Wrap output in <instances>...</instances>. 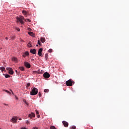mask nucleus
I'll use <instances>...</instances> for the list:
<instances>
[{
    "mask_svg": "<svg viewBox=\"0 0 129 129\" xmlns=\"http://www.w3.org/2000/svg\"><path fill=\"white\" fill-rule=\"evenodd\" d=\"M28 34L30 35V36H31L32 37H35V34L32 32H28Z\"/></svg>",
    "mask_w": 129,
    "mask_h": 129,
    "instance_id": "ddd939ff",
    "label": "nucleus"
},
{
    "mask_svg": "<svg viewBox=\"0 0 129 129\" xmlns=\"http://www.w3.org/2000/svg\"><path fill=\"white\" fill-rule=\"evenodd\" d=\"M73 83H74V82L72 81L71 80H69L66 82V84L67 86H72Z\"/></svg>",
    "mask_w": 129,
    "mask_h": 129,
    "instance_id": "7ed1b4c3",
    "label": "nucleus"
},
{
    "mask_svg": "<svg viewBox=\"0 0 129 129\" xmlns=\"http://www.w3.org/2000/svg\"><path fill=\"white\" fill-rule=\"evenodd\" d=\"M21 129H27L26 127H22Z\"/></svg>",
    "mask_w": 129,
    "mask_h": 129,
    "instance_id": "ea45409f",
    "label": "nucleus"
},
{
    "mask_svg": "<svg viewBox=\"0 0 129 129\" xmlns=\"http://www.w3.org/2000/svg\"><path fill=\"white\" fill-rule=\"evenodd\" d=\"M4 105H8V104H4Z\"/></svg>",
    "mask_w": 129,
    "mask_h": 129,
    "instance_id": "49530a36",
    "label": "nucleus"
},
{
    "mask_svg": "<svg viewBox=\"0 0 129 129\" xmlns=\"http://www.w3.org/2000/svg\"><path fill=\"white\" fill-rule=\"evenodd\" d=\"M6 70L9 71V74H11V75H13V74H14V71H13V69L11 68H7Z\"/></svg>",
    "mask_w": 129,
    "mask_h": 129,
    "instance_id": "20e7f679",
    "label": "nucleus"
},
{
    "mask_svg": "<svg viewBox=\"0 0 129 129\" xmlns=\"http://www.w3.org/2000/svg\"><path fill=\"white\" fill-rule=\"evenodd\" d=\"M19 120H22V118H20Z\"/></svg>",
    "mask_w": 129,
    "mask_h": 129,
    "instance_id": "c03bdc74",
    "label": "nucleus"
},
{
    "mask_svg": "<svg viewBox=\"0 0 129 129\" xmlns=\"http://www.w3.org/2000/svg\"><path fill=\"white\" fill-rule=\"evenodd\" d=\"M17 30L18 32H20V29L19 28H17Z\"/></svg>",
    "mask_w": 129,
    "mask_h": 129,
    "instance_id": "58836bf2",
    "label": "nucleus"
},
{
    "mask_svg": "<svg viewBox=\"0 0 129 129\" xmlns=\"http://www.w3.org/2000/svg\"><path fill=\"white\" fill-rule=\"evenodd\" d=\"M17 120H18V119L16 117H13L11 119V121L12 122H13V123H16L17 122Z\"/></svg>",
    "mask_w": 129,
    "mask_h": 129,
    "instance_id": "6e6552de",
    "label": "nucleus"
},
{
    "mask_svg": "<svg viewBox=\"0 0 129 129\" xmlns=\"http://www.w3.org/2000/svg\"><path fill=\"white\" fill-rule=\"evenodd\" d=\"M20 41H21V42H24V40H23V39H20Z\"/></svg>",
    "mask_w": 129,
    "mask_h": 129,
    "instance_id": "a19ab883",
    "label": "nucleus"
},
{
    "mask_svg": "<svg viewBox=\"0 0 129 129\" xmlns=\"http://www.w3.org/2000/svg\"><path fill=\"white\" fill-rule=\"evenodd\" d=\"M43 77H44V78H49V77H50V74L48 73H44L43 74Z\"/></svg>",
    "mask_w": 129,
    "mask_h": 129,
    "instance_id": "39448f33",
    "label": "nucleus"
},
{
    "mask_svg": "<svg viewBox=\"0 0 129 129\" xmlns=\"http://www.w3.org/2000/svg\"><path fill=\"white\" fill-rule=\"evenodd\" d=\"M48 52H49V53H52V52H53V49H49L48 50Z\"/></svg>",
    "mask_w": 129,
    "mask_h": 129,
    "instance_id": "cd10ccee",
    "label": "nucleus"
},
{
    "mask_svg": "<svg viewBox=\"0 0 129 129\" xmlns=\"http://www.w3.org/2000/svg\"><path fill=\"white\" fill-rule=\"evenodd\" d=\"M6 40H7V41H8V40H9V38L7 37H6Z\"/></svg>",
    "mask_w": 129,
    "mask_h": 129,
    "instance_id": "4c0bfd02",
    "label": "nucleus"
},
{
    "mask_svg": "<svg viewBox=\"0 0 129 129\" xmlns=\"http://www.w3.org/2000/svg\"><path fill=\"white\" fill-rule=\"evenodd\" d=\"M23 101L26 104H27V105H29V103L27 102V101H26V100H23Z\"/></svg>",
    "mask_w": 129,
    "mask_h": 129,
    "instance_id": "a878e982",
    "label": "nucleus"
},
{
    "mask_svg": "<svg viewBox=\"0 0 129 129\" xmlns=\"http://www.w3.org/2000/svg\"><path fill=\"white\" fill-rule=\"evenodd\" d=\"M44 92H45V93H48L49 92V89H46L44 90Z\"/></svg>",
    "mask_w": 129,
    "mask_h": 129,
    "instance_id": "b1692460",
    "label": "nucleus"
},
{
    "mask_svg": "<svg viewBox=\"0 0 129 129\" xmlns=\"http://www.w3.org/2000/svg\"><path fill=\"white\" fill-rule=\"evenodd\" d=\"M26 56H29V52L28 51H26L24 53V55H23V56L26 57Z\"/></svg>",
    "mask_w": 129,
    "mask_h": 129,
    "instance_id": "a211bd4d",
    "label": "nucleus"
},
{
    "mask_svg": "<svg viewBox=\"0 0 129 129\" xmlns=\"http://www.w3.org/2000/svg\"><path fill=\"white\" fill-rule=\"evenodd\" d=\"M33 61H34V59H32Z\"/></svg>",
    "mask_w": 129,
    "mask_h": 129,
    "instance_id": "de8ad7c7",
    "label": "nucleus"
},
{
    "mask_svg": "<svg viewBox=\"0 0 129 129\" xmlns=\"http://www.w3.org/2000/svg\"><path fill=\"white\" fill-rule=\"evenodd\" d=\"M11 91L12 92V94L14 95V92H13V91H12V90H11Z\"/></svg>",
    "mask_w": 129,
    "mask_h": 129,
    "instance_id": "37998d69",
    "label": "nucleus"
},
{
    "mask_svg": "<svg viewBox=\"0 0 129 129\" xmlns=\"http://www.w3.org/2000/svg\"><path fill=\"white\" fill-rule=\"evenodd\" d=\"M38 91H39L38 89L33 88L30 92V95H37L38 94Z\"/></svg>",
    "mask_w": 129,
    "mask_h": 129,
    "instance_id": "f03ea898",
    "label": "nucleus"
},
{
    "mask_svg": "<svg viewBox=\"0 0 129 129\" xmlns=\"http://www.w3.org/2000/svg\"><path fill=\"white\" fill-rule=\"evenodd\" d=\"M38 96H39V97H41V96H42V94L40 92H39V93H38Z\"/></svg>",
    "mask_w": 129,
    "mask_h": 129,
    "instance_id": "c85d7f7f",
    "label": "nucleus"
},
{
    "mask_svg": "<svg viewBox=\"0 0 129 129\" xmlns=\"http://www.w3.org/2000/svg\"><path fill=\"white\" fill-rule=\"evenodd\" d=\"M16 19L17 20V23H20L21 25H23V24L25 23V22H24V21H25V22H27V20L24 19V16H20L19 17H17Z\"/></svg>",
    "mask_w": 129,
    "mask_h": 129,
    "instance_id": "f257e3e1",
    "label": "nucleus"
},
{
    "mask_svg": "<svg viewBox=\"0 0 129 129\" xmlns=\"http://www.w3.org/2000/svg\"><path fill=\"white\" fill-rule=\"evenodd\" d=\"M31 85V84L30 83H28L26 86V87H29Z\"/></svg>",
    "mask_w": 129,
    "mask_h": 129,
    "instance_id": "7c9ffc66",
    "label": "nucleus"
},
{
    "mask_svg": "<svg viewBox=\"0 0 129 129\" xmlns=\"http://www.w3.org/2000/svg\"><path fill=\"white\" fill-rule=\"evenodd\" d=\"M15 98H16V99L17 100H18L19 99V98H18V97H17V96H15Z\"/></svg>",
    "mask_w": 129,
    "mask_h": 129,
    "instance_id": "e433bc0d",
    "label": "nucleus"
},
{
    "mask_svg": "<svg viewBox=\"0 0 129 129\" xmlns=\"http://www.w3.org/2000/svg\"><path fill=\"white\" fill-rule=\"evenodd\" d=\"M16 71V73H18V71Z\"/></svg>",
    "mask_w": 129,
    "mask_h": 129,
    "instance_id": "a18cd8bd",
    "label": "nucleus"
},
{
    "mask_svg": "<svg viewBox=\"0 0 129 129\" xmlns=\"http://www.w3.org/2000/svg\"><path fill=\"white\" fill-rule=\"evenodd\" d=\"M42 52H43V48H41L38 50V54L39 56H42Z\"/></svg>",
    "mask_w": 129,
    "mask_h": 129,
    "instance_id": "1a4fd4ad",
    "label": "nucleus"
},
{
    "mask_svg": "<svg viewBox=\"0 0 129 129\" xmlns=\"http://www.w3.org/2000/svg\"><path fill=\"white\" fill-rule=\"evenodd\" d=\"M38 45H41V42L40 41V40H38Z\"/></svg>",
    "mask_w": 129,
    "mask_h": 129,
    "instance_id": "473e14b6",
    "label": "nucleus"
},
{
    "mask_svg": "<svg viewBox=\"0 0 129 129\" xmlns=\"http://www.w3.org/2000/svg\"><path fill=\"white\" fill-rule=\"evenodd\" d=\"M28 117L30 118H33V117H35V113L31 112V113L29 114Z\"/></svg>",
    "mask_w": 129,
    "mask_h": 129,
    "instance_id": "9d476101",
    "label": "nucleus"
},
{
    "mask_svg": "<svg viewBox=\"0 0 129 129\" xmlns=\"http://www.w3.org/2000/svg\"><path fill=\"white\" fill-rule=\"evenodd\" d=\"M50 129H56L55 126H51Z\"/></svg>",
    "mask_w": 129,
    "mask_h": 129,
    "instance_id": "bb28decb",
    "label": "nucleus"
},
{
    "mask_svg": "<svg viewBox=\"0 0 129 129\" xmlns=\"http://www.w3.org/2000/svg\"><path fill=\"white\" fill-rule=\"evenodd\" d=\"M30 53H31V54H35L36 53V49H30Z\"/></svg>",
    "mask_w": 129,
    "mask_h": 129,
    "instance_id": "f8f14e48",
    "label": "nucleus"
},
{
    "mask_svg": "<svg viewBox=\"0 0 129 129\" xmlns=\"http://www.w3.org/2000/svg\"><path fill=\"white\" fill-rule=\"evenodd\" d=\"M32 129H38L37 127H33Z\"/></svg>",
    "mask_w": 129,
    "mask_h": 129,
    "instance_id": "c9c22d12",
    "label": "nucleus"
},
{
    "mask_svg": "<svg viewBox=\"0 0 129 129\" xmlns=\"http://www.w3.org/2000/svg\"><path fill=\"white\" fill-rule=\"evenodd\" d=\"M15 37H16V35H13L12 36H10V38L11 40H15Z\"/></svg>",
    "mask_w": 129,
    "mask_h": 129,
    "instance_id": "412c9836",
    "label": "nucleus"
},
{
    "mask_svg": "<svg viewBox=\"0 0 129 129\" xmlns=\"http://www.w3.org/2000/svg\"><path fill=\"white\" fill-rule=\"evenodd\" d=\"M27 20L28 22H29L30 23V22H31V20L29 19H26Z\"/></svg>",
    "mask_w": 129,
    "mask_h": 129,
    "instance_id": "72a5a7b5",
    "label": "nucleus"
},
{
    "mask_svg": "<svg viewBox=\"0 0 129 129\" xmlns=\"http://www.w3.org/2000/svg\"><path fill=\"white\" fill-rule=\"evenodd\" d=\"M40 40L42 42V43H45V42H46V39H45V38L41 37L40 38Z\"/></svg>",
    "mask_w": 129,
    "mask_h": 129,
    "instance_id": "4468645a",
    "label": "nucleus"
},
{
    "mask_svg": "<svg viewBox=\"0 0 129 129\" xmlns=\"http://www.w3.org/2000/svg\"><path fill=\"white\" fill-rule=\"evenodd\" d=\"M31 43L32 42H31V41L29 42L28 44H27L28 48H31V47H32V44H31Z\"/></svg>",
    "mask_w": 129,
    "mask_h": 129,
    "instance_id": "6ab92c4d",
    "label": "nucleus"
},
{
    "mask_svg": "<svg viewBox=\"0 0 129 129\" xmlns=\"http://www.w3.org/2000/svg\"><path fill=\"white\" fill-rule=\"evenodd\" d=\"M24 65L25 67H26V68H30L31 67V64H30V63H28L27 61L24 62Z\"/></svg>",
    "mask_w": 129,
    "mask_h": 129,
    "instance_id": "423d86ee",
    "label": "nucleus"
},
{
    "mask_svg": "<svg viewBox=\"0 0 129 129\" xmlns=\"http://www.w3.org/2000/svg\"><path fill=\"white\" fill-rule=\"evenodd\" d=\"M26 123H28V124H30V121H29V120H26Z\"/></svg>",
    "mask_w": 129,
    "mask_h": 129,
    "instance_id": "2f4dec72",
    "label": "nucleus"
},
{
    "mask_svg": "<svg viewBox=\"0 0 129 129\" xmlns=\"http://www.w3.org/2000/svg\"><path fill=\"white\" fill-rule=\"evenodd\" d=\"M0 49H2V48H0Z\"/></svg>",
    "mask_w": 129,
    "mask_h": 129,
    "instance_id": "8fccbe9b",
    "label": "nucleus"
},
{
    "mask_svg": "<svg viewBox=\"0 0 129 129\" xmlns=\"http://www.w3.org/2000/svg\"><path fill=\"white\" fill-rule=\"evenodd\" d=\"M4 91H5V92H7V93H9V94H11V92L7 90H4Z\"/></svg>",
    "mask_w": 129,
    "mask_h": 129,
    "instance_id": "393cba45",
    "label": "nucleus"
},
{
    "mask_svg": "<svg viewBox=\"0 0 129 129\" xmlns=\"http://www.w3.org/2000/svg\"><path fill=\"white\" fill-rule=\"evenodd\" d=\"M0 70L2 72H4V71H6V68H5V67H0Z\"/></svg>",
    "mask_w": 129,
    "mask_h": 129,
    "instance_id": "2eb2a0df",
    "label": "nucleus"
},
{
    "mask_svg": "<svg viewBox=\"0 0 129 129\" xmlns=\"http://www.w3.org/2000/svg\"><path fill=\"white\" fill-rule=\"evenodd\" d=\"M3 75L4 76H5V78H10L11 77V76L9 75H8V74H4Z\"/></svg>",
    "mask_w": 129,
    "mask_h": 129,
    "instance_id": "f3484780",
    "label": "nucleus"
},
{
    "mask_svg": "<svg viewBox=\"0 0 129 129\" xmlns=\"http://www.w3.org/2000/svg\"><path fill=\"white\" fill-rule=\"evenodd\" d=\"M22 13L24 14V16H27L28 15V12L25 10L22 11Z\"/></svg>",
    "mask_w": 129,
    "mask_h": 129,
    "instance_id": "dca6fc26",
    "label": "nucleus"
},
{
    "mask_svg": "<svg viewBox=\"0 0 129 129\" xmlns=\"http://www.w3.org/2000/svg\"><path fill=\"white\" fill-rule=\"evenodd\" d=\"M37 117H38V118H40V115H38Z\"/></svg>",
    "mask_w": 129,
    "mask_h": 129,
    "instance_id": "79ce46f5",
    "label": "nucleus"
},
{
    "mask_svg": "<svg viewBox=\"0 0 129 129\" xmlns=\"http://www.w3.org/2000/svg\"><path fill=\"white\" fill-rule=\"evenodd\" d=\"M36 114H39V111L36 110Z\"/></svg>",
    "mask_w": 129,
    "mask_h": 129,
    "instance_id": "f704fd0d",
    "label": "nucleus"
},
{
    "mask_svg": "<svg viewBox=\"0 0 129 129\" xmlns=\"http://www.w3.org/2000/svg\"><path fill=\"white\" fill-rule=\"evenodd\" d=\"M12 61H14V62H15V63H18L19 60L17 57H13L12 59Z\"/></svg>",
    "mask_w": 129,
    "mask_h": 129,
    "instance_id": "9b49d317",
    "label": "nucleus"
},
{
    "mask_svg": "<svg viewBox=\"0 0 129 129\" xmlns=\"http://www.w3.org/2000/svg\"><path fill=\"white\" fill-rule=\"evenodd\" d=\"M71 129H76V126H72V127H71Z\"/></svg>",
    "mask_w": 129,
    "mask_h": 129,
    "instance_id": "c756f323",
    "label": "nucleus"
},
{
    "mask_svg": "<svg viewBox=\"0 0 129 129\" xmlns=\"http://www.w3.org/2000/svg\"><path fill=\"white\" fill-rule=\"evenodd\" d=\"M37 46H38V45H36Z\"/></svg>",
    "mask_w": 129,
    "mask_h": 129,
    "instance_id": "09e8293b",
    "label": "nucleus"
},
{
    "mask_svg": "<svg viewBox=\"0 0 129 129\" xmlns=\"http://www.w3.org/2000/svg\"><path fill=\"white\" fill-rule=\"evenodd\" d=\"M62 124H63L65 127H68V126L69 125L68 122L66 121H62Z\"/></svg>",
    "mask_w": 129,
    "mask_h": 129,
    "instance_id": "0eeeda50",
    "label": "nucleus"
},
{
    "mask_svg": "<svg viewBox=\"0 0 129 129\" xmlns=\"http://www.w3.org/2000/svg\"><path fill=\"white\" fill-rule=\"evenodd\" d=\"M45 60H48V53L45 54Z\"/></svg>",
    "mask_w": 129,
    "mask_h": 129,
    "instance_id": "5701e85b",
    "label": "nucleus"
},
{
    "mask_svg": "<svg viewBox=\"0 0 129 129\" xmlns=\"http://www.w3.org/2000/svg\"><path fill=\"white\" fill-rule=\"evenodd\" d=\"M33 73H34V74H35L36 73H38V74H40L41 73V72H40V71L37 72V71H33Z\"/></svg>",
    "mask_w": 129,
    "mask_h": 129,
    "instance_id": "4be33fe9",
    "label": "nucleus"
},
{
    "mask_svg": "<svg viewBox=\"0 0 129 129\" xmlns=\"http://www.w3.org/2000/svg\"><path fill=\"white\" fill-rule=\"evenodd\" d=\"M19 69L20 70H21V71H24V70H25V68H24V67H19Z\"/></svg>",
    "mask_w": 129,
    "mask_h": 129,
    "instance_id": "aec40b11",
    "label": "nucleus"
}]
</instances>
